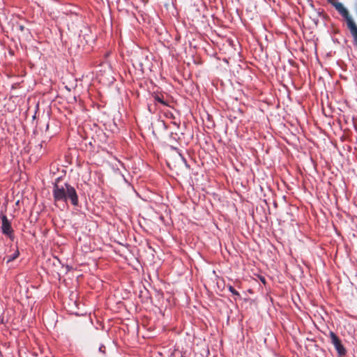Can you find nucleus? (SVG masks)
Returning <instances> with one entry per match:
<instances>
[{
	"instance_id": "2",
	"label": "nucleus",
	"mask_w": 357,
	"mask_h": 357,
	"mask_svg": "<svg viewBox=\"0 0 357 357\" xmlns=\"http://www.w3.org/2000/svg\"><path fill=\"white\" fill-rule=\"evenodd\" d=\"M333 6L339 12V13L345 18L347 24L348 29H349L355 43H357V26L350 16L348 10L344 7L343 4L340 2L333 3Z\"/></svg>"
},
{
	"instance_id": "9",
	"label": "nucleus",
	"mask_w": 357,
	"mask_h": 357,
	"mask_svg": "<svg viewBox=\"0 0 357 357\" xmlns=\"http://www.w3.org/2000/svg\"><path fill=\"white\" fill-rule=\"evenodd\" d=\"M328 3H330L331 4H332L333 6V3H335L336 2L334 1V0H327Z\"/></svg>"
},
{
	"instance_id": "5",
	"label": "nucleus",
	"mask_w": 357,
	"mask_h": 357,
	"mask_svg": "<svg viewBox=\"0 0 357 357\" xmlns=\"http://www.w3.org/2000/svg\"><path fill=\"white\" fill-rule=\"evenodd\" d=\"M20 252L18 249H17L15 252L12 255L7 256L3 259H6V263L8 264L11 262L12 261L15 260L19 257Z\"/></svg>"
},
{
	"instance_id": "4",
	"label": "nucleus",
	"mask_w": 357,
	"mask_h": 357,
	"mask_svg": "<svg viewBox=\"0 0 357 357\" xmlns=\"http://www.w3.org/2000/svg\"><path fill=\"white\" fill-rule=\"evenodd\" d=\"M1 231L4 235L8 236L10 239L13 238V229L10 221L6 215L1 216Z\"/></svg>"
},
{
	"instance_id": "7",
	"label": "nucleus",
	"mask_w": 357,
	"mask_h": 357,
	"mask_svg": "<svg viewBox=\"0 0 357 357\" xmlns=\"http://www.w3.org/2000/svg\"><path fill=\"white\" fill-rule=\"evenodd\" d=\"M228 289L229 291L233 294L234 295H236V296H240V294L239 293L232 287V286H229L228 287Z\"/></svg>"
},
{
	"instance_id": "3",
	"label": "nucleus",
	"mask_w": 357,
	"mask_h": 357,
	"mask_svg": "<svg viewBox=\"0 0 357 357\" xmlns=\"http://www.w3.org/2000/svg\"><path fill=\"white\" fill-rule=\"evenodd\" d=\"M329 336L331 340V343L334 345L337 352L340 356H343L346 354V349L340 339L337 337V335L333 331H330Z\"/></svg>"
},
{
	"instance_id": "10",
	"label": "nucleus",
	"mask_w": 357,
	"mask_h": 357,
	"mask_svg": "<svg viewBox=\"0 0 357 357\" xmlns=\"http://www.w3.org/2000/svg\"><path fill=\"white\" fill-rule=\"evenodd\" d=\"M20 30H21V31H23V29H24L23 26H20Z\"/></svg>"
},
{
	"instance_id": "1",
	"label": "nucleus",
	"mask_w": 357,
	"mask_h": 357,
	"mask_svg": "<svg viewBox=\"0 0 357 357\" xmlns=\"http://www.w3.org/2000/svg\"><path fill=\"white\" fill-rule=\"evenodd\" d=\"M53 197L55 202H67L70 200L73 206H77L79 203L75 188L67 183L61 185L55 183L53 188Z\"/></svg>"
},
{
	"instance_id": "8",
	"label": "nucleus",
	"mask_w": 357,
	"mask_h": 357,
	"mask_svg": "<svg viewBox=\"0 0 357 357\" xmlns=\"http://www.w3.org/2000/svg\"><path fill=\"white\" fill-rule=\"evenodd\" d=\"M99 351L103 354L105 353V347L104 345H101L100 347H99Z\"/></svg>"
},
{
	"instance_id": "6",
	"label": "nucleus",
	"mask_w": 357,
	"mask_h": 357,
	"mask_svg": "<svg viewBox=\"0 0 357 357\" xmlns=\"http://www.w3.org/2000/svg\"><path fill=\"white\" fill-rule=\"evenodd\" d=\"M154 100L155 101H157L158 102H160V104H162V105H163L165 106H167L168 105L167 102L164 100L162 96L155 95L154 96Z\"/></svg>"
}]
</instances>
